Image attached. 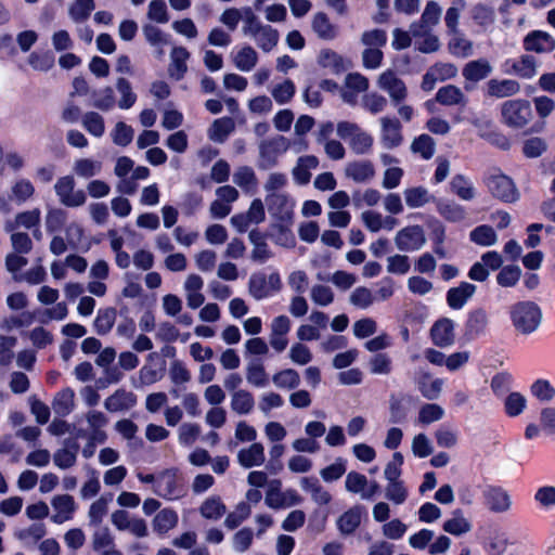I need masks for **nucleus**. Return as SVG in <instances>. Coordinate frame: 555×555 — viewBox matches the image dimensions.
I'll return each mask as SVG.
<instances>
[{"mask_svg":"<svg viewBox=\"0 0 555 555\" xmlns=\"http://www.w3.org/2000/svg\"><path fill=\"white\" fill-rule=\"evenodd\" d=\"M81 125L85 130L95 138H102L105 133V121L96 112H87L81 116Z\"/></svg>","mask_w":555,"mask_h":555,"instance_id":"864d4df0","label":"nucleus"},{"mask_svg":"<svg viewBox=\"0 0 555 555\" xmlns=\"http://www.w3.org/2000/svg\"><path fill=\"white\" fill-rule=\"evenodd\" d=\"M486 507L494 514H506L513 507L512 495L502 487H489L483 491Z\"/></svg>","mask_w":555,"mask_h":555,"instance_id":"ddd939ff","label":"nucleus"},{"mask_svg":"<svg viewBox=\"0 0 555 555\" xmlns=\"http://www.w3.org/2000/svg\"><path fill=\"white\" fill-rule=\"evenodd\" d=\"M319 160L313 155H306L298 158L296 166L292 170L294 181L304 185L310 181L311 170L315 169Z\"/></svg>","mask_w":555,"mask_h":555,"instance_id":"c756f323","label":"nucleus"},{"mask_svg":"<svg viewBox=\"0 0 555 555\" xmlns=\"http://www.w3.org/2000/svg\"><path fill=\"white\" fill-rule=\"evenodd\" d=\"M266 461L264 447L260 442H253L237 453V462L244 468L261 466Z\"/></svg>","mask_w":555,"mask_h":555,"instance_id":"b1692460","label":"nucleus"},{"mask_svg":"<svg viewBox=\"0 0 555 555\" xmlns=\"http://www.w3.org/2000/svg\"><path fill=\"white\" fill-rule=\"evenodd\" d=\"M348 492L359 494L362 500H372L379 490L376 481H370L366 476L358 472H349L345 479Z\"/></svg>","mask_w":555,"mask_h":555,"instance_id":"f8f14e48","label":"nucleus"},{"mask_svg":"<svg viewBox=\"0 0 555 555\" xmlns=\"http://www.w3.org/2000/svg\"><path fill=\"white\" fill-rule=\"evenodd\" d=\"M527 398L518 391L509 392L504 399V412L509 417H517L527 409Z\"/></svg>","mask_w":555,"mask_h":555,"instance_id":"603ef678","label":"nucleus"},{"mask_svg":"<svg viewBox=\"0 0 555 555\" xmlns=\"http://www.w3.org/2000/svg\"><path fill=\"white\" fill-rule=\"evenodd\" d=\"M300 487L311 494L312 500L319 505H326L331 502V494L320 485L315 477H304L300 479Z\"/></svg>","mask_w":555,"mask_h":555,"instance_id":"4c0bfd02","label":"nucleus"},{"mask_svg":"<svg viewBox=\"0 0 555 555\" xmlns=\"http://www.w3.org/2000/svg\"><path fill=\"white\" fill-rule=\"evenodd\" d=\"M266 206L274 223L292 224L296 201L288 193L266 196Z\"/></svg>","mask_w":555,"mask_h":555,"instance_id":"39448f33","label":"nucleus"},{"mask_svg":"<svg viewBox=\"0 0 555 555\" xmlns=\"http://www.w3.org/2000/svg\"><path fill=\"white\" fill-rule=\"evenodd\" d=\"M116 89L119 93L117 105L121 109H129L137 101V94L133 92L131 83L125 78H118Z\"/></svg>","mask_w":555,"mask_h":555,"instance_id":"0e129e2a","label":"nucleus"},{"mask_svg":"<svg viewBox=\"0 0 555 555\" xmlns=\"http://www.w3.org/2000/svg\"><path fill=\"white\" fill-rule=\"evenodd\" d=\"M380 143L385 149L392 150L401 145L403 135L401 124L396 118L382 117L380 120Z\"/></svg>","mask_w":555,"mask_h":555,"instance_id":"dca6fc26","label":"nucleus"},{"mask_svg":"<svg viewBox=\"0 0 555 555\" xmlns=\"http://www.w3.org/2000/svg\"><path fill=\"white\" fill-rule=\"evenodd\" d=\"M436 101L446 106L464 105L466 103L462 90L453 85L440 88L436 93Z\"/></svg>","mask_w":555,"mask_h":555,"instance_id":"a18cd8bd","label":"nucleus"},{"mask_svg":"<svg viewBox=\"0 0 555 555\" xmlns=\"http://www.w3.org/2000/svg\"><path fill=\"white\" fill-rule=\"evenodd\" d=\"M282 287V279L278 271L271 273L254 272L248 280V293L258 301L275 296Z\"/></svg>","mask_w":555,"mask_h":555,"instance_id":"f03ea898","label":"nucleus"},{"mask_svg":"<svg viewBox=\"0 0 555 555\" xmlns=\"http://www.w3.org/2000/svg\"><path fill=\"white\" fill-rule=\"evenodd\" d=\"M509 319L514 330L520 335L537 332L543 321L542 308L533 300H521L509 307Z\"/></svg>","mask_w":555,"mask_h":555,"instance_id":"f257e3e1","label":"nucleus"},{"mask_svg":"<svg viewBox=\"0 0 555 555\" xmlns=\"http://www.w3.org/2000/svg\"><path fill=\"white\" fill-rule=\"evenodd\" d=\"M179 521L176 511L164 508L159 511L153 518V530L159 534H165L173 529Z\"/></svg>","mask_w":555,"mask_h":555,"instance_id":"37998d69","label":"nucleus"},{"mask_svg":"<svg viewBox=\"0 0 555 555\" xmlns=\"http://www.w3.org/2000/svg\"><path fill=\"white\" fill-rule=\"evenodd\" d=\"M67 244L76 250L88 251L91 243L86 238L83 229L78 223H70L67 225L66 231Z\"/></svg>","mask_w":555,"mask_h":555,"instance_id":"c03bdc74","label":"nucleus"},{"mask_svg":"<svg viewBox=\"0 0 555 555\" xmlns=\"http://www.w3.org/2000/svg\"><path fill=\"white\" fill-rule=\"evenodd\" d=\"M524 49L528 52L548 53L555 49V39L546 31L532 30L524 38Z\"/></svg>","mask_w":555,"mask_h":555,"instance_id":"a211bd4d","label":"nucleus"},{"mask_svg":"<svg viewBox=\"0 0 555 555\" xmlns=\"http://www.w3.org/2000/svg\"><path fill=\"white\" fill-rule=\"evenodd\" d=\"M318 63L320 66L334 74L343 73L350 66V62L348 60L331 49H323L320 51Z\"/></svg>","mask_w":555,"mask_h":555,"instance_id":"cd10ccee","label":"nucleus"},{"mask_svg":"<svg viewBox=\"0 0 555 555\" xmlns=\"http://www.w3.org/2000/svg\"><path fill=\"white\" fill-rule=\"evenodd\" d=\"M466 9L465 0H453L451 5L447 9L444 15L446 27L449 33L459 31V23L461 14Z\"/></svg>","mask_w":555,"mask_h":555,"instance_id":"680f3d73","label":"nucleus"},{"mask_svg":"<svg viewBox=\"0 0 555 555\" xmlns=\"http://www.w3.org/2000/svg\"><path fill=\"white\" fill-rule=\"evenodd\" d=\"M487 186L494 197L503 202L513 203L519 197L514 182L507 176L495 175L490 177Z\"/></svg>","mask_w":555,"mask_h":555,"instance_id":"4468645a","label":"nucleus"},{"mask_svg":"<svg viewBox=\"0 0 555 555\" xmlns=\"http://www.w3.org/2000/svg\"><path fill=\"white\" fill-rule=\"evenodd\" d=\"M469 238L476 245L488 247L496 243L498 235L492 227L481 224L470 231Z\"/></svg>","mask_w":555,"mask_h":555,"instance_id":"bf43d9fd","label":"nucleus"},{"mask_svg":"<svg viewBox=\"0 0 555 555\" xmlns=\"http://www.w3.org/2000/svg\"><path fill=\"white\" fill-rule=\"evenodd\" d=\"M362 507L353 506L346 511L337 519V528L341 534L349 535L353 533L361 524Z\"/></svg>","mask_w":555,"mask_h":555,"instance_id":"f704fd0d","label":"nucleus"},{"mask_svg":"<svg viewBox=\"0 0 555 555\" xmlns=\"http://www.w3.org/2000/svg\"><path fill=\"white\" fill-rule=\"evenodd\" d=\"M75 408V392L70 388H65L56 393L52 402V409L60 416L68 415Z\"/></svg>","mask_w":555,"mask_h":555,"instance_id":"49530a36","label":"nucleus"},{"mask_svg":"<svg viewBox=\"0 0 555 555\" xmlns=\"http://www.w3.org/2000/svg\"><path fill=\"white\" fill-rule=\"evenodd\" d=\"M488 94L494 98H507L520 91V85L514 79H491L487 83Z\"/></svg>","mask_w":555,"mask_h":555,"instance_id":"473e14b6","label":"nucleus"},{"mask_svg":"<svg viewBox=\"0 0 555 555\" xmlns=\"http://www.w3.org/2000/svg\"><path fill=\"white\" fill-rule=\"evenodd\" d=\"M302 496L295 489L282 490V482L278 479L268 483L264 503L273 509H284L302 503Z\"/></svg>","mask_w":555,"mask_h":555,"instance_id":"20e7f679","label":"nucleus"},{"mask_svg":"<svg viewBox=\"0 0 555 555\" xmlns=\"http://www.w3.org/2000/svg\"><path fill=\"white\" fill-rule=\"evenodd\" d=\"M443 384L442 378H433L428 373L422 374L417 380L418 390L428 400H436L440 397Z\"/></svg>","mask_w":555,"mask_h":555,"instance_id":"ea45409f","label":"nucleus"},{"mask_svg":"<svg viewBox=\"0 0 555 555\" xmlns=\"http://www.w3.org/2000/svg\"><path fill=\"white\" fill-rule=\"evenodd\" d=\"M489 324V318L483 309L472 311L466 321V335L476 338L483 335Z\"/></svg>","mask_w":555,"mask_h":555,"instance_id":"72a5a7b5","label":"nucleus"},{"mask_svg":"<svg viewBox=\"0 0 555 555\" xmlns=\"http://www.w3.org/2000/svg\"><path fill=\"white\" fill-rule=\"evenodd\" d=\"M377 86L388 93L395 103L403 101L408 95L405 83L393 70H385L377 79Z\"/></svg>","mask_w":555,"mask_h":555,"instance_id":"2eb2a0df","label":"nucleus"},{"mask_svg":"<svg viewBox=\"0 0 555 555\" xmlns=\"http://www.w3.org/2000/svg\"><path fill=\"white\" fill-rule=\"evenodd\" d=\"M233 182L246 193H254L258 185L256 173L248 166H241L234 171Z\"/></svg>","mask_w":555,"mask_h":555,"instance_id":"79ce46f5","label":"nucleus"},{"mask_svg":"<svg viewBox=\"0 0 555 555\" xmlns=\"http://www.w3.org/2000/svg\"><path fill=\"white\" fill-rule=\"evenodd\" d=\"M89 425V438L93 442L103 443L106 440L104 427L107 425V417L103 412L89 411L86 415Z\"/></svg>","mask_w":555,"mask_h":555,"instance_id":"bb28decb","label":"nucleus"},{"mask_svg":"<svg viewBox=\"0 0 555 555\" xmlns=\"http://www.w3.org/2000/svg\"><path fill=\"white\" fill-rule=\"evenodd\" d=\"M409 496V489L403 480L388 481L385 487V498L395 505H402Z\"/></svg>","mask_w":555,"mask_h":555,"instance_id":"6e6d98bb","label":"nucleus"},{"mask_svg":"<svg viewBox=\"0 0 555 555\" xmlns=\"http://www.w3.org/2000/svg\"><path fill=\"white\" fill-rule=\"evenodd\" d=\"M533 501L537 506L544 512L555 509V486L544 485L539 487L534 494Z\"/></svg>","mask_w":555,"mask_h":555,"instance_id":"3c124183","label":"nucleus"},{"mask_svg":"<svg viewBox=\"0 0 555 555\" xmlns=\"http://www.w3.org/2000/svg\"><path fill=\"white\" fill-rule=\"evenodd\" d=\"M492 72V66L486 59L470 61L463 67V77L473 82L487 78Z\"/></svg>","mask_w":555,"mask_h":555,"instance_id":"2f4dec72","label":"nucleus"},{"mask_svg":"<svg viewBox=\"0 0 555 555\" xmlns=\"http://www.w3.org/2000/svg\"><path fill=\"white\" fill-rule=\"evenodd\" d=\"M430 337L433 343L441 348L453 345L454 335V322L450 319H440L430 328Z\"/></svg>","mask_w":555,"mask_h":555,"instance_id":"412c9836","label":"nucleus"},{"mask_svg":"<svg viewBox=\"0 0 555 555\" xmlns=\"http://www.w3.org/2000/svg\"><path fill=\"white\" fill-rule=\"evenodd\" d=\"M234 66L241 72H250L258 62V53L250 46H243L232 51Z\"/></svg>","mask_w":555,"mask_h":555,"instance_id":"c85d7f7f","label":"nucleus"},{"mask_svg":"<svg viewBox=\"0 0 555 555\" xmlns=\"http://www.w3.org/2000/svg\"><path fill=\"white\" fill-rule=\"evenodd\" d=\"M444 416V409L437 403H425L418 411L417 423L427 426L431 423L442 420Z\"/></svg>","mask_w":555,"mask_h":555,"instance_id":"e2e57ef3","label":"nucleus"},{"mask_svg":"<svg viewBox=\"0 0 555 555\" xmlns=\"http://www.w3.org/2000/svg\"><path fill=\"white\" fill-rule=\"evenodd\" d=\"M73 171L79 178L90 179L100 175L102 171V163L92 158H79L75 160Z\"/></svg>","mask_w":555,"mask_h":555,"instance_id":"8fccbe9b","label":"nucleus"},{"mask_svg":"<svg viewBox=\"0 0 555 555\" xmlns=\"http://www.w3.org/2000/svg\"><path fill=\"white\" fill-rule=\"evenodd\" d=\"M450 189L462 201L469 202L477 196L473 181L464 175H455L450 181Z\"/></svg>","mask_w":555,"mask_h":555,"instance_id":"7c9ffc66","label":"nucleus"},{"mask_svg":"<svg viewBox=\"0 0 555 555\" xmlns=\"http://www.w3.org/2000/svg\"><path fill=\"white\" fill-rule=\"evenodd\" d=\"M287 142L284 137H276L262 141L259 144L258 167L262 170L270 169L278 164L279 157L287 151Z\"/></svg>","mask_w":555,"mask_h":555,"instance_id":"6e6552de","label":"nucleus"},{"mask_svg":"<svg viewBox=\"0 0 555 555\" xmlns=\"http://www.w3.org/2000/svg\"><path fill=\"white\" fill-rule=\"evenodd\" d=\"M476 293V286L468 282H462L459 286L447 292V302L454 310L462 309Z\"/></svg>","mask_w":555,"mask_h":555,"instance_id":"393cba45","label":"nucleus"},{"mask_svg":"<svg viewBox=\"0 0 555 555\" xmlns=\"http://www.w3.org/2000/svg\"><path fill=\"white\" fill-rule=\"evenodd\" d=\"M311 26L315 35L323 40H334L338 35L337 26L332 24L324 13H317L312 18Z\"/></svg>","mask_w":555,"mask_h":555,"instance_id":"58836bf2","label":"nucleus"},{"mask_svg":"<svg viewBox=\"0 0 555 555\" xmlns=\"http://www.w3.org/2000/svg\"><path fill=\"white\" fill-rule=\"evenodd\" d=\"M230 406L238 415H247L255 408L254 396L245 389H238L231 393Z\"/></svg>","mask_w":555,"mask_h":555,"instance_id":"e433bc0d","label":"nucleus"},{"mask_svg":"<svg viewBox=\"0 0 555 555\" xmlns=\"http://www.w3.org/2000/svg\"><path fill=\"white\" fill-rule=\"evenodd\" d=\"M247 382L258 388H264L269 384V376L260 361H251L246 366Z\"/></svg>","mask_w":555,"mask_h":555,"instance_id":"5fc2aeb1","label":"nucleus"},{"mask_svg":"<svg viewBox=\"0 0 555 555\" xmlns=\"http://www.w3.org/2000/svg\"><path fill=\"white\" fill-rule=\"evenodd\" d=\"M426 243L424 229L421 225H408L397 232L395 244L401 251L420 250Z\"/></svg>","mask_w":555,"mask_h":555,"instance_id":"9d476101","label":"nucleus"},{"mask_svg":"<svg viewBox=\"0 0 555 555\" xmlns=\"http://www.w3.org/2000/svg\"><path fill=\"white\" fill-rule=\"evenodd\" d=\"M94 8L93 0H75L68 8V14L75 23H81L90 16Z\"/></svg>","mask_w":555,"mask_h":555,"instance_id":"338daca9","label":"nucleus"},{"mask_svg":"<svg viewBox=\"0 0 555 555\" xmlns=\"http://www.w3.org/2000/svg\"><path fill=\"white\" fill-rule=\"evenodd\" d=\"M288 184L287 175L280 171L270 172L263 183L266 196L283 194V189Z\"/></svg>","mask_w":555,"mask_h":555,"instance_id":"052dcab7","label":"nucleus"},{"mask_svg":"<svg viewBox=\"0 0 555 555\" xmlns=\"http://www.w3.org/2000/svg\"><path fill=\"white\" fill-rule=\"evenodd\" d=\"M116 320V310L114 308L100 309L94 320V330L99 335L107 334Z\"/></svg>","mask_w":555,"mask_h":555,"instance_id":"774afa93","label":"nucleus"},{"mask_svg":"<svg viewBox=\"0 0 555 555\" xmlns=\"http://www.w3.org/2000/svg\"><path fill=\"white\" fill-rule=\"evenodd\" d=\"M529 390L530 395L541 403H548L555 399V387L547 379H535Z\"/></svg>","mask_w":555,"mask_h":555,"instance_id":"09e8293b","label":"nucleus"},{"mask_svg":"<svg viewBox=\"0 0 555 555\" xmlns=\"http://www.w3.org/2000/svg\"><path fill=\"white\" fill-rule=\"evenodd\" d=\"M438 212L448 221L459 222L465 219L466 212L463 206L449 201L437 203Z\"/></svg>","mask_w":555,"mask_h":555,"instance_id":"69168bd1","label":"nucleus"},{"mask_svg":"<svg viewBox=\"0 0 555 555\" xmlns=\"http://www.w3.org/2000/svg\"><path fill=\"white\" fill-rule=\"evenodd\" d=\"M51 505L55 512L51 517L54 524H63L70 520L76 509L75 500L68 494L55 495L51 501Z\"/></svg>","mask_w":555,"mask_h":555,"instance_id":"4be33fe9","label":"nucleus"},{"mask_svg":"<svg viewBox=\"0 0 555 555\" xmlns=\"http://www.w3.org/2000/svg\"><path fill=\"white\" fill-rule=\"evenodd\" d=\"M227 512V506L219 496L207 498L199 507L202 517L210 520L220 519Z\"/></svg>","mask_w":555,"mask_h":555,"instance_id":"de8ad7c7","label":"nucleus"},{"mask_svg":"<svg viewBox=\"0 0 555 555\" xmlns=\"http://www.w3.org/2000/svg\"><path fill=\"white\" fill-rule=\"evenodd\" d=\"M405 204L409 208L415 209L424 207L433 202L435 197L424 186H412L403 191Z\"/></svg>","mask_w":555,"mask_h":555,"instance_id":"a19ab883","label":"nucleus"},{"mask_svg":"<svg viewBox=\"0 0 555 555\" xmlns=\"http://www.w3.org/2000/svg\"><path fill=\"white\" fill-rule=\"evenodd\" d=\"M450 34L452 37L448 42V50L452 55L461 59L473 55L474 46L472 40L467 39L460 30Z\"/></svg>","mask_w":555,"mask_h":555,"instance_id":"c9c22d12","label":"nucleus"},{"mask_svg":"<svg viewBox=\"0 0 555 555\" xmlns=\"http://www.w3.org/2000/svg\"><path fill=\"white\" fill-rule=\"evenodd\" d=\"M155 494L166 500H177L184 495L185 489L177 469H166L157 475Z\"/></svg>","mask_w":555,"mask_h":555,"instance_id":"0eeeda50","label":"nucleus"},{"mask_svg":"<svg viewBox=\"0 0 555 555\" xmlns=\"http://www.w3.org/2000/svg\"><path fill=\"white\" fill-rule=\"evenodd\" d=\"M74 189L75 180L72 176L61 177L54 185L55 193L63 205L67 207L82 206L87 196L82 190L75 191Z\"/></svg>","mask_w":555,"mask_h":555,"instance_id":"1a4fd4ad","label":"nucleus"},{"mask_svg":"<svg viewBox=\"0 0 555 555\" xmlns=\"http://www.w3.org/2000/svg\"><path fill=\"white\" fill-rule=\"evenodd\" d=\"M336 131L340 139L349 143L356 154L363 155L372 151L374 143L373 137L357 124L339 121Z\"/></svg>","mask_w":555,"mask_h":555,"instance_id":"7ed1b4c3","label":"nucleus"},{"mask_svg":"<svg viewBox=\"0 0 555 555\" xmlns=\"http://www.w3.org/2000/svg\"><path fill=\"white\" fill-rule=\"evenodd\" d=\"M272 382L280 389H295L300 385V375L294 369H283L273 374Z\"/></svg>","mask_w":555,"mask_h":555,"instance_id":"4d7b16f0","label":"nucleus"},{"mask_svg":"<svg viewBox=\"0 0 555 555\" xmlns=\"http://www.w3.org/2000/svg\"><path fill=\"white\" fill-rule=\"evenodd\" d=\"M349 302L358 309L365 310L376 302V297L369 287L358 286L351 292Z\"/></svg>","mask_w":555,"mask_h":555,"instance_id":"13d9d810","label":"nucleus"},{"mask_svg":"<svg viewBox=\"0 0 555 555\" xmlns=\"http://www.w3.org/2000/svg\"><path fill=\"white\" fill-rule=\"evenodd\" d=\"M204 280L196 273L186 275L183 282V291L185 295L186 305L190 309L199 308L204 301L205 296L203 294Z\"/></svg>","mask_w":555,"mask_h":555,"instance_id":"f3484780","label":"nucleus"},{"mask_svg":"<svg viewBox=\"0 0 555 555\" xmlns=\"http://www.w3.org/2000/svg\"><path fill=\"white\" fill-rule=\"evenodd\" d=\"M503 121L513 128L525 127L532 118L531 105L527 100H509L502 104Z\"/></svg>","mask_w":555,"mask_h":555,"instance_id":"423d86ee","label":"nucleus"},{"mask_svg":"<svg viewBox=\"0 0 555 555\" xmlns=\"http://www.w3.org/2000/svg\"><path fill=\"white\" fill-rule=\"evenodd\" d=\"M137 404V396L125 389H117L104 401V406L109 412H124Z\"/></svg>","mask_w":555,"mask_h":555,"instance_id":"5701e85b","label":"nucleus"},{"mask_svg":"<svg viewBox=\"0 0 555 555\" xmlns=\"http://www.w3.org/2000/svg\"><path fill=\"white\" fill-rule=\"evenodd\" d=\"M502 69L507 75H516L522 79H531L538 73V62L530 54H522L517 59H507L502 64Z\"/></svg>","mask_w":555,"mask_h":555,"instance_id":"9b49d317","label":"nucleus"},{"mask_svg":"<svg viewBox=\"0 0 555 555\" xmlns=\"http://www.w3.org/2000/svg\"><path fill=\"white\" fill-rule=\"evenodd\" d=\"M441 13V7L436 1H428L422 13L421 21L418 23H413L410 26L411 34L413 36H417L420 34H423V28L431 29L439 23Z\"/></svg>","mask_w":555,"mask_h":555,"instance_id":"aec40b11","label":"nucleus"},{"mask_svg":"<svg viewBox=\"0 0 555 555\" xmlns=\"http://www.w3.org/2000/svg\"><path fill=\"white\" fill-rule=\"evenodd\" d=\"M345 176L356 183H369L375 177V167L365 159L349 162L345 167Z\"/></svg>","mask_w":555,"mask_h":555,"instance_id":"6ab92c4d","label":"nucleus"},{"mask_svg":"<svg viewBox=\"0 0 555 555\" xmlns=\"http://www.w3.org/2000/svg\"><path fill=\"white\" fill-rule=\"evenodd\" d=\"M190 53L184 47H173L170 52L168 74L175 80H181L188 72Z\"/></svg>","mask_w":555,"mask_h":555,"instance_id":"a878e982","label":"nucleus"}]
</instances>
